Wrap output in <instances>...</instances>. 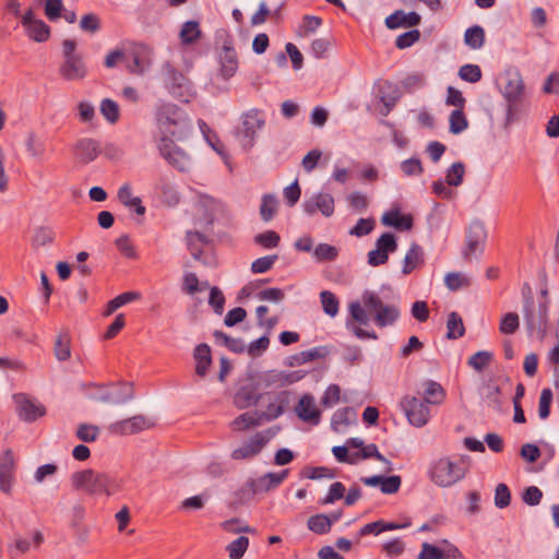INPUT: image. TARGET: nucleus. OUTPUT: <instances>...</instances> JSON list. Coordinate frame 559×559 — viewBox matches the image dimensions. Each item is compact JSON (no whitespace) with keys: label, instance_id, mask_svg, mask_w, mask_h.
Returning <instances> with one entry per match:
<instances>
[{"label":"nucleus","instance_id":"nucleus-36","mask_svg":"<svg viewBox=\"0 0 559 559\" xmlns=\"http://www.w3.org/2000/svg\"><path fill=\"white\" fill-rule=\"evenodd\" d=\"M307 527L309 531L318 535H324L331 532V521H329L328 514L318 513L309 516L307 521Z\"/></svg>","mask_w":559,"mask_h":559},{"label":"nucleus","instance_id":"nucleus-61","mask_svg":"<svg viewBox=\"0 0 559 559\" xmlns=\"http://www.w3.org/2000/svg\"><path fill=\"white\" fill-rule=\"evenodd\" d=\"M495 506L499 509H504L511 503V491L509 487L500 483L495 489Z\"/></svg>","mask_w":559,"mask_h":559},{"label":"nucleus","instance_id":"nucleus-39","mask_svg":"<svg viewBox=\"0 0 559 559\" xmlns=\"http://www.w3.org/2000/svg\"><path fill=\"white\" fill-rule=\"evenodd\" d=\"M213 336L216 342L222 341V344L235 354H242L246 350V344L241 338L231 337L219 330L214 331Z\"/></svg>","mask_w":559,"mask_h":559},{"label":"nucleus","instance_id":"nucleus-14","mask_svg":"<svg viewBox=\"0 0 559 559\" xmlns=\"http://www.w3.org/2000/svg\"><path fill=\"white\" fill-rule=\"evenodd\" d=\"M16 404V413L21 420L33 423L46 414V408L40 404H35L24 393L13 395Z\"/></svg>","mask_w":559,"mask_h":559},{"label":"nucleus","instance_id":"nucleus-41","mask_svg":"<svg viewBox=\"0 0 559 559\" xmlns=\"http://www.w3.org/2000/svg\"><path fill=\"white\" fill-rule=\"evenodd\" d=\"M25 32L36 43H45L50 37V27L43 20L33 23V25L25 28Z\"/></svg>","mask_w":559,"mask_h":559},{"label":"nucleus","instance_id":"nucleus-9","mask_svg":"<svg viewBox=\"0 0 559 559\" xmlns=\"http://www.w3.org/2000/svg\"><path fill=\"white\" fill-rule=\"evenodd\" d=\"M251 371L247 372V377L241 382L234 395V405L238 409H246L250 406H254L262 399V394L259 393L261 386L257 379H253Z\"/></svg>","mask_w":559,"mask_h":559},{"label":"nucleus","instance_id":"nucleus-2","mask_svg":"<svg viewBox=\"0 0 559 559\" xmlns=\"http://www.w3.org/2000/svg\"><path fill=\"white\" fill-rule=\"evenodd\" d=\"M159 138L182 140L190 130V119L185 109L173 103L160 104L155 111Z\"/></svg>","mask_w":559,"mask_h":559},{"label":"nucleus","instance_id":"nucleus-52","mask_svg":"<svg viewBox=\"0 0 559 559\" xmlns=\"http://www.w3.org/2000/svg\"><path fill=\"white\" fill-rule=\"evenodd\" d=\"M450 132L453 134H460L468 127L467 118L463 109H455L450 115Z\"/></svg>","mask_w":559,"mask_h":559},{"label":"nucleus","instance_id":"nucleus-5","mask_svg":"<svg viewBox=\"0 0 559 559\" xmlns=\"http://www.w3.org/2000/svg\"><path fill=\"white\" fill-rule=\"evenodd\" d=\"M506 85L502 95L508 103L507 123L516 119L519 104L523 99L525 85L522 75L518 69H509L504 73Z\"/></svg>","mask_w":559,"mask_h":559},{"label":"nucleus","instance_id":"nucleus-16","mask_svg":"<svg viewBox=\"0 0 559 559\" xmlns=\"http://www.w3.org/2000/svg\"><path fill=\"white\" fill-rule=\"evenodd\" d=\"M302 209L310 216L320 211L322 215L330 217L334 213V198L330 193H316L304 201Z\"/></svg>","mask_w":559,"mask_h":559},{"label":"nucleus","instance_id":"nucleus-45","mask_svg":"<svg viewBox=\"0 0 559 559\" xmlns=\"http://www.w3.org/2000/svg\"><path fill=\"white\" fill-rule=\"evenodd\" d=\"M201 36L199 23L197 21H187L183 23L179 37L182 44H193Z\"/></svg>","mask_w":559,"mask_h":559},{"label":"nucleus","instance_id":"nucleus-62","mask_svg":"<svg viewBox=\"0 0 559 559\" xmlns=\"http://www.w3.org/2000/svg\"><path fill=\"white\" fill-rule=\"evenodd\" d=\"M485 401L487 405L497 411L500 412L502 408V400H501V389L499 385H489L487 388V393L485 395Z\"/></svg>","mask_w":559,"mask_h":559},{"label":"nucleus","instance_id":"nucleus-48","mask_svg":"<svg viewBox=\"0 0 559 559\" xmlns=\"http://www.w3.org/2000/svg\"><path fill=\"white\" fill-rule=\"evenodd\" d=\"M464 174V164L462 162H455L447 170L445 182L449 186L459 187L463 182Z\"/></svg>","mask_w":559,"mask_h":559},{"label":"nucleus","instance_id":"nucleus-44","mask_svg":"<svg viewBox=\"0 0 559 559\" xmlns=\"http://www.w3.org/2000/svg\"><path fill=\"white\" fill-rule=\"evenodd\" d=\"M355 457H359L361 460L374 459L388 465L386 472L392 471V463L379 452L378 447L374 443L362 447V449L355 454Z\"/></svg>","mask_w":559,"mask_h":559},{"label":"nucleus","instance_id":"nucleus-7","mask_svg":"<svg viewBox=\"0 0 559 559\" xmlns=\"http://www.w3.org/2000/svg\"><path fill=\"white\" fill-rule=\"evenodd\" d=\"M431 480L440 487H450L464 478L466 468L452 462L449 457H441L431 466Z\"/></svg>","mask_w":559,"mask_h":559},{"label":"nucleus","instance_id":"nucleus-1","mask_svg":"<svg viewBox=\"0 0 559 559\" xmlns=\"http://www.w3.org/2000/svg\"><path fill=\"white\" fill-rule=\"evenodd\" d=\"M362 305L359 301L349 304L348 310L352 319L362 325L369 323V313L373 314V322L379 328L393 325L400 318L401 311L396 305H384L380 296L366 289L361 295Z\"/></svg>","mask_w":559,"mask_h":559},{"label":"nucleus","instance_id":"nucleus-59","mask_svg":"<svg viewBox=\"0 0 559 559\" xmlns=\"http://www.w3.org/2000/svg\"><path fill=\"white\" fill-rule=\"evenodd\" d=\"M520 326V319L518 313L515 312H508L504 314L499 324V331L502 334H514Z\"/></svg>","mask_w":559,"mask_h":559},{"label":"nucleus","instance_id":"nucleus-34","mask_svg":"<svg viewBox=\"0 0 559 559\" xmlns=\"http://www.w3.org/2000/svg\"><path fill=\"white\" fill-rule=\"evenodd\" d=\"M253 379H257L261 389H267L272 385L283 386V371L267 370V371H251Z\"/></svg>","mask_w":559,"mask_h":559},{"label":"nucleus","instance_id":"nucleus-56","mask_svg":"<svg viewBox=\"0 0 559 559\" xmlns=\"http://www.w3.org/2000/svg\"><path fill=\"white\" fill-rule=\"evenodd\" d=\"M281 237L274 230H266L254 236V242L265 249H273L280 245Z\"/></svg>","mask_w":559,"mask_h":559},{"label":"nucleus","instance_id":"nucleus-19","mask_svg":"<svg viewBox=\"0 0 559 559\" xmlns=\"http://www.w3.org/2000/svg\"><path fill=\"white\" fill-rule=\"evenodd\" d=\"M151 426L152 423L145 416L135 415L112 424L110 426V431L117 435H133L150 428Z\"/></svg>","mask_w":559,"mask_h":559},{"label":"nucleus","instance_id":"nucleus-3","mask_svg":"<svg viewBox=\"0 0 559 559\" xmlns=\"http://www.w3.org/2000/svg\"><path fill=\"white\" fill-rule=\"evenodd\" d=\"M71 486L74 490H83L90 496L102 493L112 496L120 488L116 477L92 468L73 473L71 475Z\"/></svg>","mask_w":559,"mask_h":559},{"label":"nucleus","instance_id":"nucleus-27","mask_svg":"<svg viewBox=\"0 0 559 559\" xmlns=\"http://www.w3.org/2000/svg\"><path fill=\"white\" fill-rule=\"evenodd\" d=\"M193 358L195 360V373L199 377H205L212 365L211 347L206 343L197 345L193 350Z\"/></svg>","mask_w":559,"mask_h":559},{"label":"nucleus","instance_id":"nucleus-51","mask_svg":"<svg viewBox=\"0 0 559 559\" xmlns=\"http://www.w3.org/2000/svg\"><path fill=\"white\" fill-rule=\"evenodd\" d=\"M320 300H321V304H322V308H323V311L330 316V317H335L337 313H338V307H340V302H338V299L336 298V296L329 292V290H323L320 293Z\"/></svg>","mask_w":559,"mask_h":559},{"label":"nucleus","instance_id":"nucleus-60","mask_svg":"<svg viewBox=\"0 0 559 559\" xmlns=\"http://www.w3.org/2000/svg\"><path fill=\"white\" fill-rule=\"evenodd\" d=\"M277 259H278L277 254H271V255L258 258L251 263L250 270L254 274L265 273L273 267V265L275 264Z\"/></svg>","mask_w":559,"mask_h":559},{"label":"nucleus","instance_id":"nucleus-58","mask_svg":"<svg viewBox=\"0 0 559 559\" xmlns=\"http://www.w3.org/2000/svg\"><path fill=\"white\" fill-rule=\"evenodd\" d=\"M481 69L477 64L466 63L459 70V76L468 83H477L481 80Z\"/></svg>","mask_w":559,"mask_h":559},{"label":"nucleus","instance_id":"nucleus-54","mask_svg":"<svg viewBox=\"0 0 559 559\" xmlns=\"http://www.w3.org/2000/svg\"><path fill=\"white\" fill-rule=\"evenodd\" d=\"M249 547V538L239 536L227 545L226 550L231 559H240Z\"/></svg>","mask_w":559,"mask_h":559},{"label":"nucleus","instance_id":"nucleus-10","mask_svg":"<svg viewBox=\"0 0 559 559\" xmlns=\"http://www.w3.org/2000/svg\"><path fill=\"white\" fill-rule=\"evenodd\" d=\"M487 239V231L484 223L480 221H473L467 230L465 247L462 250V255L465 260H469L473 254H481L484 252Z\"/></svg>","mask_w":559,"mask_h":559},{"label":"nucleus","instance_id":"nucleus-11","mask_svg":"<svg viewBox=\"0 0 559 559\" xmlns=\"http://www.w3.org/2000/svg\"><path fill=\"white\" fill-rule=\"evenodd\" d=\"M397 250L396 236L393 233H383L376 240V249L368 252V264L380 266L388 262L389 254Z\"/></svg>","mask_w":559,"mask_h":559},{"label":"nucleus","instance_id":"nucleus-18","mask_svg":"<svg viewBox=\"0 0 559 559\" xmlns=\"http://www.w3.org/2000/svg\"><path fill=\"white\" fill-rule=\"evenodd\" d=\"M14 471L15 460L13 451L7 449L0 455V490L4 493L11 492Z\"/></svg>","mask_w":559,"mask_h":559},{"label":"nucleus","instance_id":"nucleus-17","mask_svg":"<svg viewBox=\"0 0 559 559\" xmlns=\"http://www.w3.org/2000/svg\"><path fill=\"white\" fill-rule=\"evenodd\" d=\"M289 469H283L278 473L269 472L259 478H249L248 486L253 487L258 493L267 492L276 489L287 477Z\"/></svg>","mask_w":559,"mask_h":559},{"label":"nucleus","instance_id":"nucleus-33","mask_svg":"<svg viewBox=\"0 0 559 559\" xmlns=\"http://www.w3.org/2000/svg\"><path fill=\"white\" fill-rule=\"evenodd\" d=\"M485 40V29L480 25H473L464 33V44L471 49L478 50L483 48Z\"/></svg>","mask_w":559,"mask_h":559},{"label":"nucleus","instance_id":"nucleus-28","mask_svg":"<svg viewBox=\"0 0 559 559\" xmlns=\"http://www.w3.org/2000/svg\"><path fill=\"white\" fill-rule=\"evenodd\" d=\"M186 241L188 250L193 259L202 261L205 264V261L202 260L203 246L207 245L210 239L200 231L188 230L186 234Z\"/></svg>","mask_w":559,"mask_h":559},{"label":"nucleus","instance_id":"nucleus-46","mask_svg":"<svg viewBox=\"0 0 559 559\" xmlns=\"http://www.w3.org/2000/svg\"><path fill=\"white\" fill-rule=\"evenodd\" d=\"M522 295H523V312H524V320L526 325H533L534 324V299L532 296V288L531 286L525 283L522 287Z\"/></svg>","mask_w":559,"mask_h":559},{"label":"nucleus","instance_id":"nucleus-25","mask_svg":"<svg viewBox=\"0 0 559 559\" xmlns=\"http://www.w3.org/2000/svg\"><path fill=\"white\" fill-rule=\"evenodd\" d=\"M329 355V349L325 346L313 347L308 350H302L300 353L288 356L285 359V365L288 367L300 366L309 361H313L317 359L324 358Z\"/></svg>","mask_w":559,"mask_h":559},{"label":"nucleus","instance_id":"nucleus-53","mask_svg":"<svg viewBox=\"0 0 559 559\" xmlns=\"http://www.w3.org/2000/svg\"><path fill=\"white\" fill-rule=\"evenodd\" d=\"M554 400V393L551 389L545 388L542 390L538 403V416L545 420L550 415V408Z\"/></svg>","mask_w":559,"mask_h":559},{"label":"nucleus","instance_id":"nucleus-12","mask_svg":"<svg viewBox=\"0 0 559 559\" xmlns=\"http://www.w3.org/2000/svg\"><path fill=\"white\" fill-rule=\"evenodd\" d=\"M400 405L411 425L423 427L428 423L430 416L429 408L427 404L418 397L405 395Z\"/></svg>","mask_w":559,"mask_h":559},{"label":"nucleus","instance_id":"nucleus-55","mask_svg":"<svg viewBox=\"0 0 559 559\" xmlns=\"http://www.w3.org/2000/svg\"><path fill=\"white\" fill-rule=\"evenodd\" d=\"M491 360L492 354L490 352L479 350L468 358L467 365L480 372L490 364Z\"/></svg>","mask_w":559,"mask_h":559},{"label":"nucleus","instance_id":"nucleus-47","mask_svg":"<svg viewBox=\"0 0 559 559\" xmlns=\"http://www.w3.org/2000/svg\"><path fill=\"white\" fill-rule=\"evenodd\" d=\"M300 477L317 480L321 478H334L335 473L333 469L325 466H306L301 469Z\"/></svg>","mask_w":559,"mask_h":559},{"label":"nucleus","instance_id":"nucleus-6","mask_svg":"<svg viewBox=\"0 0 559 559\" xmlns=\"http://www.w3.org/2000/svg\"><path fill=\"white\" fill-rule=\"evenodd\" d=\"M265 124V119L260 116L257 108L250 109L242 114L241 122L236 128L235 134L245 151H249L254 146L257 131Z\"/></svg>","mask_w":559,"mask_h":559},{"label":"nucleus","instance_id":"nucleus-50","mask_svg":"<svg viewBox=\"0 0 559 559\" xmlns=\"http://www.w3.org/2000/svg\"><path fill=\"white\" fill-rule=\"evenodd\" d=\"M169 93L181 103H190L195 93L191 82L177 86H167Z\"/></svg>","mask_w":559,"mask_h":559},{"label":"nucleus","instance_id":"nucleus-64","mask_svg":"<svg viewBox=\"0 0 559 559\" xmlns=\"http://www.w3.org/2000/svg\"><path fill=\"white\" fill-rule=\"evenodd\" d=\"M401 170L405 176H420L424 173L421 160L417 157H411L401 163Z\"/></svg>","mask_w":559,"mask_h":559},{"label":"nucleus","instance_id":"nucleus-40","mask_svg":"<svg viewBox=\"0 0 559 559\" xmlns=\"http://www.w3.org/2000/svg\"><path fill=\"white\" fill-rule=\"evenodd\" d=\"M138 298H140V294L136 292H126V293L118 295L117 297H115L114 299H111L107 302L106 309L104 311V316L108 317V316L112 314L118 308H120L131 301H134Z\"/></svg>","mask_w":559,"mask_h":559},{"label":"nucleus","instance_id":"nucleus-21","mask_svg":"<svg viewBox=\"0 0 559 559\" xmlns=\"http://www.w3.org/2000/svg\"><path fill=\"white\" fill-rule=\"evenodd\" d=\"M421 22V16L415 12H405L403 10H396L390 14L384 23L389 29H396L400 27H415Z\"/></svg>","mask_w":559,"mask_h":559},{"label":"nucleus","instance_id":"nucleus-37","mask_svg":"<svg viewBox=\"0 0 559 559\" xmlns=\"http://www.w3.org/2000/svg\"><path fill=\"white\" fill-rule=\"evenodd\" d=\"M71 338L68 332L60 333L53 344V354L59 361H66L71 357Z\"/></svg>","mask_w":559,"mask_h":559},{"label":"nucleus","instance_id":"nucleus-43","mask_svg":"<svg viewBox=\"0 0 559 559\" xmlns=\"http://www.w3.org/2000/svg\"><path fill=\"white\" fill-rule=\"evenodd\" d=\"M378 86H379V88H378V97H379L380 102L383 103V105L385 107V111L382 112L385 116L395 106V104H396V102L399 99V95L384 94V87H386L388 90H392L393 86H396V85L394 83L385 80V81H381Z\"/></svg>","mask_w":559,"mask_h":559},{"label":"nucleus","instance_id":"nucleus-32","mask_svg":"<svg viewBox=\"0 0 559 559\" xmlns=\"http://www.w3.org/2000/svg\"><path fill=\"white\" fill-rule=\"evenodd\" d=\"M261 418L259 412H246L237 416L231 423L230 427L235 431H245L251 427H258L261 425Z\"/></svg>","mask_w":559,"mask_h":559},{"label":"nucleus","instance_id":"nucleus-4","mask_svg":"<svg viewBox=\"0 0 559 559\" xmlns=\"http://www.w3.org/2000/svg\"><path fill=\"white\" fill-rule=\"evenodd\" d=\"M76 41L74 39H64L62 41L63 62L60 66L59 73L67 81L82 80L87 75V68L83 56L78 53Z\"/></svg>","mask_w":559,"mask_h":559},{"label":"nucleus","instance_id":"nucleus-30","mask_svg":"<svg viewBox=\"0 0 559 559\" xmlns=\"http://www.w3.org/2000/svg\"><path fill=\"white\" fill-rule=\"evenodd\" d=\"M425 263L424 260V250L417 243H412L405 258L403 261L402 273L404 275L411 274L417 266L423 265Z\"/></svg>","mask_w":559,"mask_h":559},{"label":"nucleus","instance_id":"nucleus-49","mask_svg":"<svg viewBox=\"0 0 559 559\" xmlns=\"http://www.w3.org/2000/svg\"><path fill=\"white\" fill-rule=\"evenodd\" d=\"M99 110L108 122L116 123L119 120V105L115 100L110 98L103 99L100 103Z\"/></svg>","mask_w":559,"mask_h":559},{"label":"nucleus","instance_id":"nucleus-23","mask_svg":"<svg viewBox=\"0 0 559 559\" xmlns=\"http://www.w3.org/2000/svg\"><path fill=\"white\" fill-rule=\"evenodd\" d=\"M381 222L385 226L395 228L399 231L411 230L414 226V218L411 214H403L400 209H392L385 212Z\"/></svg>","mask_w":559,"mask_h":559},{"label":"nucleus","instance_id":"nucleus-20","mask_svg":"<svg viewBox=\"0 0 559 559\" xmlns=\"http://www.w3.org/2000/svg\"><path fill=\"white\" fill-rule=\"evenodd\" d=\"M293 393L284 390L275 394V401L270 403L266 411L260 412L259 416L262 420L272 421L284 414L287 406L290 404Z\"/></svg>","mask_w":559,"mask_h":559},{"label":"nucleus","instance_id":"nucleus-22","mask_svg":"<svg viewBox=\"0 0 559 559\" xmlns=\"http://www.w3.org/2000/svg\"><path fill=\"white\" fill-rule=\"evenodd\" d=\"M295 412L302 421L313 425H318L321 418V412L316 407L314 399L311 394H305L300 397Z\"/></svg>","mask_w":559,"mask_h":559},{"label":"nucleus","instance_id":"nucleus-13","mask_svg":"<svg viewBox=\"0 0 559 559\" xmlns=\"http://www.w3.org/2000/svg\"><path fill=\"white\" fill-rule=\"evenodd\" d=\"M134 397V389L131 382L112 383L106 386L99 401L108 404H124Z\"/></svg>","mask_w":559,"mask_h":559},{"label":"nucleus","instance_id":"nucleus-29","mask_svg":"<svg viewBox=\"0 0 559 559\" xmlns=\"http://www.w3.org/2000/svg\"><path fill=\"white\" fill-rule=\"evenodd\" d=\"M424 389V400L426 404L439 405L445 399V391L440 383L433 380H426L421 384Z\"/></svg>","mask_w":559,"mask_h":559},{"label":"nucleus","instance_id":"nucleus-35","mask_svg":"<svg viewBox=\"0 0 559 559\" xmlns=\"http://www.w3.org/2000/svg\"><path fill=\"white\" fill-rule=\"evenodd\" d=\"M447 338L449 340H457L465 334V326L462 320V317L455 312L452 311L448 316L447 321Z\"/></svg>","mask_w":559,"mask_h":559},{"label":"nucleus","instance_id":"nucleus-57","mask_svg":"<svg viewBox=\"0 0 559 559\" xmlns=\"http://www.w3.org/2000/svg\"><path fill=\"white\" fill-rule=\"evenodd\" d=\"M444 284L451 292H456L463 287H468L471 285L469 280L462 275L459 272L448 273L444 277Z\"/></svg>","mask_w":559,"mask_h":559},{"label":"nucleus","instance_id":"nucleus-15","mask_svg":"<svg viewBox=\"0 0 559 559\" xmlns=\"http://www.w3.org/2000/svg\"><path fill=\"white\" fill-rule=\"evenodd\" d=\"M221 75L224 80H229L235 75L238 69V57L234 48L233 38L227 35L223 40L222 52L219 55Z\"/></svg>","mask_w":559,"mask_h":559},{"label":"nucleus","instance_id":"nucleus-8","mask_svg":"<svg viewBox=\"0 0 559 559\" xmlns=\"http://www.w3.org/2000/svg\"><path fill=\"white\" fill-rule=\"evenodd\" d=\"M156 146L159 155L169 166L180 173H187L190 170L191 158L189 154L178 146L173 139L158 138Z\"/></svg>","mask_w":559,"mask_h":559},{"label":"nucleus","instance_id":"nucleus-38","mask_svg":"<svg viewBox=\"0 0 559 559\" xmlns=\"http://www.w3.org/2000/svg\"><path fill=\"white\" fill-rule=\"evenodd\" d=\"M340 250L337 247L321 242L313 249V259L319 262H332L337 259Z\"/></svg>","mask_w":559,"mask_h":559},{"label":"nucleus","instance_id":"nucleus-24","mask_svg":"<svg viewBox=\"0 0 559 559\" xmlns=\"http://www.w3.org/2000/svg\"><path fill=\"white\" fill-rule=\"evenodd\" d=\"M267 441L269 440L264 438L261 432H258L249 440V442H247L246 444L238 449H235L231 452V457L234 460L253 457L261 452V450L267 443Z\"/></svg>","mask_w":559,"mask_h":559},{"label":"nucleus","instance_id":"nucleus-63","mask_svg":"<svg viewBox=\"0 0 559 559\" xmlns=\"http://www.w3.org/2000/svg\"><path fill=\"white\" fill-rule=\"evenodd\" d=\"M426 84V76L423 73H412L401 81V86L408 93L423 87Z\"/></svg>","mask_w":559,"mask_h":559},{"label":"nucleus","instance_id":"nucleus-26","mask_svg":"<svg viewBox=\"0 0 559 559\" xmlns=\"http://www.w3.org/2000/svg\"><path fill=\"white\" fill-rule=\"evenodd\" d=\"M75 154L82 163L88 164L100 154L99 143L94 139H81L75 144Z\"/></svg>","mask_w":559,"mask_h":559},{"label":"nucleus","instance_id":"nucleus-31","mask_svg":"<svg viewBox=\"0 0 559 559\" xmlns=\"http://www.w3.org/2000/svg\"><path fill=\"white\" fill-rule=\"evenodd\" d=\"M357 423V412L354 407L346 406L337 409L331 419V426L334 431H338V426H349Z\"/></svg>","mask_w":559,"mask_h":559},{"label":"nucleus","instance_id":"nucleus-42","mask_svg":"<svg viewBox=\"0 0 559 559\" xmlns=\"http://www.w3.org/2000/svg\"><path fill=\"white\" fill-rule=\"evenodd\" d=\"M277 199L274 194H264L260 205V216L263 222H270L277 213Z\"/></svg>","mask_w":559,"mask_h":559}]
</instances>
